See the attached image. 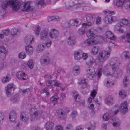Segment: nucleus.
Segmentation results:
<instances>
[{"label":"nucleus","mask_w":130,"mask_h":130,"mask_svg":"<svg viewBox=\"0 0 130 130\" xmlns=\"http://www.w3.org/2000/svg\"><path fill=\"white\" fill-rule=\"evenodd\" d=\"M85 81L86 79L84 78H80L79 79L78 84L79 85H80L82 84H86Z\"/></svg>","instance_id":"49530a36"},{"label":"nucleus","mask_w":130,"mask_h":130,"mask_svg":"<svg viewBox=\"0 0 130 130\" xmlns=\"http://www.w3.org/2000/svg\"><path fill=\"white\" fill-rule=\"evenodd\" d=\"M11 34L12 36H14L18 34L19 32L17 29L13 28L11 31Z\"/></svg>","instance_id":"58836bf2"},{"label":"nucleus","mask_w":130,"mask_h":130,"mask_svg":"<svg viewBox=\"0 0 130 130\" xmlns=\"http://www.w3.org/2000/svg\"><path fill=\"white\" fill-rule=\"evenodd\" d=\"M77 115V112L76 111H73L71 114L72 117L75 118Z\"/></svg>","instance_id":"864d4df0"},{"label":"nucleus","mask_w":130,"mask_h":130,"mask_svg":"<svg viewBox=\"0 0 130 130\" xmlns=\"http://www.w3.org/2000/svg\"><path fill=\"white\" fill-rule=\"evenodd\" d=\"M26 53L29 55H31L33 53V49L32 46L28 45L25 47Z\"/></svg>","instance_id":"393cba45"},{"label":"nucleus","mask_w":130,"mask_h":130,"mask_svg":"<svg viewBox=\"0 0 130 130\" xmlns=\"http://www.w3.org/2000/svg\"><path fill=\"white\" fill-rule=\"evenodd\" d=\"M19 98L18 95L16 94L13 96L10 99V101L13 103H15L18 101Z\"/></svg>","instance_id":"c9c22d12"},{"label":"nucleus","mask_w":130,"mask_h":130,"mask_svg":"<svg viewBox=\"0 0 130 130\" xmlns=\"http://www.w3.org/2000/svg\"><path fill=\"white\" fill-rule=\"evenodd\" d=\"M59 35L58 31L55 29H52L50 33V36L52 39H55L57 38Z\"/></svg>","instance_id":"4468645a"},{"label":"nucleus","mask_w":130,"mask_h":130,"mask_svg":"<svg viewBox=\"0 0 130 130\" xmlns=\"http://www.w3.org/2000/svg\"><path fill=\"white\" fill-rule=\"evenodd\" d=\"M89 62L91 64L95 62V60L92 57H90L89 60Z\"/></svg>","instance_id":"338daca9"},{"label":"nucleus","mask_w":130,"mask_h":130,"mask_svg":"<svg viewBox=\"0 0 130 130\" xmlns=\"http://www.w3.org/2000/svg\"><path fill=\"white\" fill-rule=\"evenodd\" d=\"M41 116V114L39 112L37 111L34 112L31 115V117L32 119H39Z\"/></svg>","instance_id":"5701e85b"},{"label":"nucleus","mask_w":130,"mask_h":130,"mask_svg":"<svg viewBox=\"0 0 130 130\" xmlns=\"http://www.w3.org/2000/svg\"><path fill=\"white\" fill-rule=\"evenodd\" d=\"M40 28L39 26H37L36 28V30H35V34L36 35H39V32L40 31Z\"/></svg>","instance_id":"8fccbe9b"},{"label":"nucleus","mask_w":130,"mask_h":130,"mask_svg":"<svg viewBox=\"0 0 130 130\" xmlns=\"http://www.w3.org/2000/svg\"><path fill=\"white\" fill-rule=\"evenodd\" d=\"M111 47H107L104 51L100 52L98 57V59L100 62H104L109 58L110 54Z\"/></svg>","instance_id":"f03ea898"},{"label":"nucleus","mask_w":130,"mask_h":130,"mask_svg":"<svg viewBox=\"0 0 130 130\" xmlns=\"http://www.w3.org/2000/svg\"><path fill=\"white\" fill-rule=\"evenodd\" d=\"M124 7L126 9L130 8V2H128L125 3L124 4Z\"/></svg>","instance_id":"5fc2aeb1"},{"label":"nucleus","mask_w":130,"mask_h":130,"mask_svg":"<svg viewBox=\"0 0 130 130\" xmlns=\"http://www.w3.org/2000/svg\"><path fill=\"white\" fill-rule=\"evenodd\" d=\"M16 113L14 110L12 111L10 113L9 117V119L11 121H14L16 118Z\"/></svg>","instance_id":"4be33fe9"},{"label":"nucleus","mask_w":130,"mask_h":130,"mask_svg":"<svg viewBox=\"0 0 130 130\" xmlns=\"http://www.w3.org/2000/svg\"><path fill=\"white\" fill-rule=\"evenodd\" d=\"M88 25L92 26L94 24V20L93 15L90 14H87L86 16Z\"/></svg>","instance_id":"9b49d317"},{"label":"nucleus","mask_w":130,"mask_h":130,"mask_svg":"<svg viewBox=\"0 0 130 130\" xmlns=\"http://www.w3.org/2000/svg\"><path fill=\"white\" fill-rule=\"evenodd\" d=\"M120 109L121 112L125 115L127 111V103L126 101H125L122 103L120 106Z\"/></svg>","instance_id":"39448f33"},{"label":"nucleus","mask_w":130,"mask_h":130,"mask_svg":"<svg viewBox=\"0 0 130 130\" xmlns=\"http://www.w3.org/2000/svg\"><path fill=\"white\" fill-rule=\"evenodd\" d=\"M126 37L127 39V42L130 44V34H127L126 35Z\"/></svg>","instance_id":"e2e57ef3"},{"label":"nucleus","mask_w":130,"mask_h":130,"mask_svg":"<svg viewBox=\"0 0 130 130\" xmlns=\"http://www.w3.org/2000/svg\"><path fill=\"white\" fill-rule=\"evenodd\" d=\"M64 111L62 109H60L57 111L58 117L61 120L64 119L67 117V115L64 113Z\"/></svg>","instance_id":"2eb2a0df"},{"label":"nucleus","mask_w":130,"mask_h":130,"mask_svg":"<svg viewBox=\"0 0 130 130\" xmlns=\"http://www.w3.org/2000/svg\"><path fill=\"white\" fill-rule=\"evenodd\" d=\"M89 72L88 71V74H87V77L90 79H93L95 77L96 74H94V72H92V74H90Z\"/></svg>","instance_id":"f704fd0d"},{"label":"nucleus","mask_w":130,"mask_h":130,"mask_svg":"<svg viewBox=\"0 0 130 130\" xmlns=\"http://www.w3.org/2000/svg\"><path fill=\"white\" fill-rule=\"evenodd\" d=\"M17 76L18 79L25 80L27 78V77L24 72L21 71L18 72L17 73Z\"/></svg>","instance_id":"f3484780"},{"label":"nucleus","mask_w":130,"mask_h":130,"mask_svg":"<svg viewBox=\"0 0 130 130\" xmlns=\"http://www.w3.org/2000/svg\"><path fill=\"white\" fill-rule=\"evenodd\" d=\"M27 65L28 66L30 69L32 68L34 66V64L32 60H29L28 61Z\"/></svg>","instance_id":"37998d69"},{"label":"nucleus","mask_w":130,"mask_h":130,"mask_svg":"<svg viewBox=\"0 0 130 130\" xmlns=\"http://www.w3.org/2000/svg\"><path fill=\"white\" fill-rule=\"evenodd\" d=\"M104 85L108 87H110L111 85L109 79L105 80L104 82Z\"/></svg>","instance_id":"c03bdc74"},{"label":"nucleus","mask_w":130,"mask_h":130,"mask_svg":"<svg viewBox=\"0 0 130 130\" xmlns=\"http://www.w3.org/2000/svg\"><path fill=\"white\" fill-rule=\"evenodd\" d=\"M66 24H68L67 27H69L70 26L75 25L76 27H78L80 24V23H79V21L77 19H72L69 21V22H67Z\"/></svg>","instance_id":"6e6552de"},{"label":"nucleus","mask_w":130,"mask_h":130,"mask_svg":"<svg viewBox=\"0 0 130 130\" xmlns=\"http://www.w3.org/2000/svg\"><path fill=\"white\" fill-rule=\"evenodd\" d=\"M110 117L109 113H106L104 114L102 118L103 120L104 121H107L109 119V118Z\"/></svg>","instance_id":"ea45409f"},{"label":"nucleus","mask_w":130,"mask_h":130,"mask_svg":"<svg viewBox=\"0 0 130 130\" xmlns=\"http://www.w3.org/2000/svg\"><path fill=\"white\" fill-rule=\"evenodd\" d=\"M51 41L50 40H47L46 41L45 44V46L47 47H49L51 45Z\"/></svg>","instance_id":"4d7b16f0"},{"label":"nucleus","mask_w":130,"mask_h":130,"mask_svg":"<svg viewBox=\"0 0 130 130\" xmlns=\"http://www.w3.org/2000/svg\"><path fill=\"white\" fill-rule=\"evenodd\" d=\"M73 94L76 102H79L80 100V97L79 95L78 94L77 92L76 91H74L73 92Z\"/></svg>","instance_id":"473e14b6"},{"label":"nucleus","mask_w":130,"mask_h":130,"mask_svg":"<svg viewBox=\"0 0 130 130\" xmlns=\"http://www.w3.org/2000/svg\"><path fill=\"white\" fill-rule=\"evenodd\" d=\"M73 128L72 125L71 124H68L67 125L66 130H70Z\"/></svg>","instance_id":"680f3d73"},{"label":"nucleus","mask_w":130,"mask_h":130,"mask_svg":"<svg viewBox=\"0 0 130 130\" xmlns=\"http://www.w3.org/2000/svg\"><path fill=\"white\" fill-rule=\"evenodd\" d=\"M105 35L107 38L113 40H115V37L113 34L110 31H106L105 33Z\"/></svg>","instance_id":"bb28decb"},{"label":"nucleus","mask_w":130,"mask_h":130,"mask_svg":"<svg viewBox=\"0 0 130 130\" xmlns=\"http://www.w3.org/2000/svg\"><path fill=\"white\" fill-rule=\"evenodd\" d=\"M9 74H7L6 77H4L2 79V82L3 83H5L8 82L10 79V78L9 77Z\"/></svg>","instance_id":"a18cd8bd"},{"label":"nucleus","mask_w":130,"mask_h":130,"mask_svg":"<svg viewBox=\"0 0 130 130\" xmlns=\"http://www.w3.org/2000/svg\"><path fill=\"white\" fill-rule=\"evenodd\" d=\"M121 26V25L119 24H118L116 25L115 27L114 30L115 31L119 32H120L123 33V30L120 27Z\"/></svg>","instance_id":"2f4dec72"},{"label":"nucleus","mask_w":130,"mask_h":130,"mask_svg":"<svg viewBox=\"0 0 130 130\" xmlns=\"http://www.w3.org/2000/svg\"><path fill=\"white\" fill-rule=\"evenodd\" d=\"M13 88V84H9L6 89V93L8 97L10 96L11 89Z\"/></svg>","instance_id":"412c9836"},{"label":"nucleus","mask_w":130,"mask_h":130,"mask_svg":"<svg viewBox=\"0 0 130 130\" xmlns=\"http://www.w3.org/2000/svg\"><path fill=\"white\" fill-rule=\"evenodd\" d=\"M126 71L128 73L130 74V63L127 66Z\"/></svg>","instance_id":"774afa93"},{"label":"nucleus","mask_w":130,"mask_h":130,"mask_svg":"<svg viewBox=\"0 0 130 130\" xmlns=\"http://www.w3.org/2000/svg\"><path fill=\"white\" fill-rule=\"evenodd\" d=\"M1 50L0 51V58L4 59L5 58V57L8 53V50L3 45H1Z\"/></svg>","instance_id":"423d86ee"},{"label":"nucleus","mask_w":130,"mask_h":130,"mask_svg":"<svg viewBox=\"0 0 130 130\" xmlns=\"http://www.w3.org/2000/svg\"><path fill=\"white\" fill-rule=\"evenodd\" d=\"M29 118L27 115L24 112H22L20 115V120L23 122H26L28 120Z\"/></svg>","instance_id":"6ab92c4d"},{"label":"nucleus","mask_w":130,"mask_h":130,"mask_svg":"<svg viewBox=\"0 0 130 130\" xmlns=\"http://www.w3.org/2000/svg\"><path fill=\"white\" fill-rule=\"evenodd\" d=\"M34 8V7L30 6L29 5L26 3L24 4L22 8V10L23 11H30L32 10Z\"/></svg>","instance_id":"a211bd4d"},{"label":"nucleus","mask_w":130,"mask_h":130,"mask_svg":"<svg viewBox=\"0 0 130 130\" xmlns=\"http://www.w3.org/2000/svg\"><path fill=\"white\" fill-rule=\"evenodd\" d=\"M30 91V89H26L21 90V92L23 94L25 93L26 92H28Z\"/></svg>","instance_id":"69168bd1"},{"label":"nucleus","mask_w":130,"mask_h":130,"mask_svg":"<svg viewBox=\"0 0 130 130\" xmlns=\"http://www.w3.org/2000/svg\"><path fill=\"white\" fill-rule=\"evenodd\" d=\"M116 70H115V71ZM121 71H115L114 72V74L111 73V72L107 73L106 74V75L107 76H109L110 75L111 76H114L116 78L118 79L121 77Z\"/></svg>","instance_id":"f8f14e48"},{"label":"nucleus","mask_w":130,"mask_h":130,"mask_svg":"<svg viewBox=\"0 0 130 130\" xmlns=\"http://www.w3.org/2000/svg\"><path fill=\"white\" fill-rule=\"evenodd\" d=\"M127 77H125L124 79L123 80V85L124 87H126L127 86V84H126V82H127L128 80L127 79Z\"/></svg>","instance_id":"6e6d98bb"},{"label":"nucleus","mask_w":130,"mask_h":130,"mask_svg":"<svg viewBox=\"0 0 130 130\" xmlns=\"http://www.w3.org/2000/svg\"><path fill=\"white\" fill-rule=\"evenodd\" d=\"M58 98L57 96L55 95L52 96L50 99V102L54 105L57 102Z\"/></svg>","instance_id":"c756f323"},{"label":"nucleus","mask_w":130,"mask_h":130,"mask_svg":"<svg viewBox=\"0 0 130 130\" xmlns=\"http://www.w3.org/2000/svg\"><path fill=\"white\" fill-rule=\"evenodd\" d=\"M93 29L89 30L87 33V36L89 38L85 40L84 42V44L85 46H89L95 43V41L92 39L96 37L92 31Z\"/></svg>","instance_id":"f257e3e1"},{"label":"nucleus","mask_w":130,"mask_h":130,"mask_svg":"<svg viewBox=\"0 0 130 130\" xmlns=\"http://www.w3.org/2000/svg\"><path fill=\"white\" fill-rule=\"evenodd\" d=\"M102 69L101 68H99L98 70V76L100 78L102 74Z\"/></svg>","instance_id":"bf43d9fd"},{"label":"nucleus","mask_w":130,"mask_h":130,"mask_svg":"<svg viewBox=\"0 0 130 130\" xmlns=\"http://www.w3.org/2000/svg\"><path fill=\"white\" fill-rule=\"evenodd\" d=\"M59 19V17L57 16H48L47 18L48 21H50L53 20L58 21Z\"/></svg>","instance_id":"72a5a7b5"},{"label":"nucleus","mask_w":130,"mask_h":130,"mask_svg":"<svg viewBox=\"0 0 130 130\" xmlns=\"http://www.w3.org/2000/svg\"><path fill=\"white\" fill-rule=\"evenodd\" d=\"M119 59L118 58H113L111 59L109 64L113 70H116L117 66L119 64Z\"/></svg>","instance_id":"20e7f679"},{"label":"nucleus","mask_w":130,"mask_h":130,"mask_svg":"<svg viewBox=\"0 0 130 130\" xmlns=\"http://www.w3.org/2000/svg\"><path fill=\"white\" fill-rule=\"evenodd\" d=\"M50 59L48 56H43L42 57L40 60V62L43 65H47L50 62Z\"/></svg>","instance_id":"1a4fd4ad"},{"label":"nucleus","mask_w":130,"mask_h":130,"mask_svg":"<svg viewBox=\"0 0 130 130\" xmlns=\"http://www.w3.org/2000/svg\"><path fill=\"white\" fill-rule=\"evenodd\" d=\"M72 72L75 75H77L80 73V68L78 66L75 65L73 68Z\"/></svg>","instance_id":"aec40b11"},{"label":"nucleus","mask_w":130,"mask_h":130,"mask_svg":"<svg viewBox=\"0 0 130 130\" xmlns=\"http://www.w3.org/2000/svg\"><path fill=\"white\" fill-rule=\"evenodd\" d=\"M119 97L122 99H124L126 96V91L125 90H122L119 92Z\"/></svg>","instance_id":"c85d7f7f"},{"label":"nucleus","mask_w":130,"mask_h":130,"mask_svg":"<svg viewBox=\"0 0 130 130\" xmlns=\"http://www.w3.org/2000/svg\"><path fill=\"white\" fill-rule=\"evenodd\" d=\"M129 21H130V20H128L126 19H121L120 22L122 24L126 25L129 24Z\"/></svg>","instance_id":"79ce46f5"},{"label":"nucleus","mask_w":130,"mask_h":130,"mask_svg":"<svg viewBox=\"0 0 130 130\" xmlns=\"http://www.w3.org/2000/svg\"><path fill=\"white\" fill-rule=\"evenodd\" d=\"M96 94V91L95 90H93L91 92V96L93 98L95 96Z\"/></svg>","instance_id":"052dcab7"},{"label":"nucleus","mask_w":130,"mask_h":130,"mask_svg":"<svg viewBox=\"0 0 130 130\" xmlns=\"http://www.w3.org/2000/svg\"><path fill=\"white\" fill-rule=\"evenodd\" d=\"M125 1V0H117L116 3V5L118 7H121Z\"/></svg>","instance_id":"e433bc0d"},{"label":"nucleus","mask_w":130,"mask_h":130,"mask_svg":"<svg viewBox=\"0 0 130 130\" xmlns=\"http://www.w3.org/2000/svg\"><path fill=\"white\" fill-rule=\"evenodd\" d=\"M48 32L45 30L42 31L40 34V38L42 40H46L48 38Z\"/></svg>","instance_id":"9d476101"},{"label":"nucleus","mask_w":130,"mask_h":130,"mask_svg":"<svg viewBox=\"0 0 130 130\" xmlns=\"http://www.w3.org/2000/svg\"><path fill=\"white\" fill-rule=\"evenodd\" d=\"M68 38L67 43L69 45H72L75 43V39L72 35H70Z\"/></svg>","instance_id":"dca6fc26"},{"label":"nucleus","mask_w":130,"mask_h":130,"mask_svg":"<svg viewBox=\"0 0 130 130\" xmlns=\"http://www.w3.org/2000/svg\"><path fill=\"white\" fill-rule=\"evenodd\" d=\"M26 54L24 52H22L20 53L19 55V58H21L22 59L26 57Z\"/></svg>","instance_id":"de8ad7c7"},{"label":"nucleus","mask_w":130,"mask_h":130,"mask_svg":"<svg viewBox=\"0 0 130 130\" xmlns=\"http://www.w3.org/2000/svg\"><path fill=\"white\" fill-rule=\"evenodd\" d=\"M113 120H115V122H113V125L115 127H119L120 124V122L119 120L117 118H114L113 119Z\"/></svg>","instance_id":"4c0bfd02"},{"label":"nucleus","mask_w":130,"mask_h":130,"mask_svg":"<svg viewBox=\"0 0 130 130\" xmlns=\"http://www.w3.org/2000/svg\"><path fill=\"white\" fill-rule=\"evenodd\" d=\"M44 2L43 0H41L39 1L38 3L36 5L37 6L40 5L41 6L42 5L44 4Z\"/></svg>","instance_id":"0e129e2a"},{"label":"nucleus","mask_w":130,"mask_h":130,"mask_svg":"<svg viewBox=\"0 0 130 130\" xmlns=\"http://www.w3.org/2000/svg\"><path fill=\"white\" fill-rule=\"evenodd\" d=\"M34 41V38L31 35H26L24 38V41L26 44H29L33 43Z\"/></svg>","instance_id":"0eeeda50"},{"label":"nucleus","mask_w":130,"mask_h":130,"mask_svg":"<svg viewBox=\"0 0 130 130\" xmlns=\"http://www.w3.org/2000/svg\"><path fill=\"white\" fill-rule=\"evenodd\" d=\"M44 45L43 44L40 43L38 44L36 50L38 53L42 52L44 50Z\"/></svg>","instance_id":"cd10ccee"},{"label":"nucleus","mask_w":130,"mask_h":130,"mask_svg":"<svg viewBox=\"0 0 130 130\" xmlns=\"http://www.w3.org/2000/svg\"><path fill=\"white\" fill-rule=\"evenodd\" d=\"M115 102L113 97L109 95L105 99V102L107 105H112Z\"/></svg>","instance_id":"ddd939ff"},{"label":"nucleus","mask_w":130,"mask_h":130,"mask_svg":"<svg viewBox=\"0 0 130 130\" xmlns=\"http://www.w3.org/2000/svg\"><path fill=\"white\" fill-rule=\"evenodd\" d=\"M104 21L107 24H110L113 22H116L117 21L116 17L110 15H107L104 17L103 19Z\"/></svg>","instance_id":"7ed1b4c3"},{"label":"nucleus","mask_w":130,"mask_h":130,"mask_svg":"<svg viewBox=\"0 0 130 130\" xmlns=\"http://www.w3.org/2000/svg\"><path fill=\"white\" fill-rule=\"evenodd\" d=\"M101 22V18L99 17H98L96 19V23L97 24H99Z\"/></svg>","instance_id":"13d9d810"},{"label":"nucleus","mask_w":130,"mask_h":130,"mask_svg":"<svg viewBox=\"0 0 130 130\" xmlns=\"http://www.w3.org/2000/svg\"><path fill=\"white\" fill-rule=\"evenodd\" d=\"M54 124L52 122L49 121L47 122L45 124V127L47 129H52L54 126Z\"/></svg>","instance_id":"a878e982"},{"label":"nucleus","mask_w":130,"mask_h":130,"mask_svg":"<svg viewBox=\"0 0 130 130\" xmlns=\"http://www.w3.org/2000/svg\"><path fill=\"white\" fill-rule=\"evenodd\" d=\"M10 30L9 29H7L3 30V33L4 35L5 36H7L9 35Z\"/></svg>","instance_id":"3c124183"},{"label":"nucleus","mask_w":130,"mask_h":130,"mask_svg":"<svg viewBox=\"0 0 130 130\" xmlns=\"http://www.w3.org/2000/svg\"><path fill=\"white\" fill-rule=\"evenodd\" d=\"M129 53L127 51L124 52L122 55L121 56L122 58L127 59L129 56Z\"/></svg>","instance_id":"a19ab883"},{"label":"nucleus","mask_w":130,"mask_h":130,"mask_svg":"<svg viewBox=\"0 0 130 130\" xmlns=\"http://www.w3.org/2000/svg\"><path fill=\"white\" fill-rule=\"evenodd\" d=\"M78 33L80 35H82L85 33L84 29L83 28H80L79 29Z\"/></svg>","instance_id":"603ef678"},{"label":"nucleus","mask_w":130,"mask_h":130,"mask_svg":"<svg viewBox=\"0 0 130 130\" xmlns=\"http://www.w3.org/2000/svg\"><path fill=\"white\" fill-rule=\"evenodd\" d=\"M83 54V52L81 51H76L74 53V57L75 59L77 60H80Z\"/></svg>","instance_id":"b1692460"},{"label":"nucleus","mask_w":130,"mask_h":130,"mask_svg":"<svg viewBox=\"0 0 130 130\" xmlns=\"http://www.w3.org/2000/svg\"><path fill=\"white\" fill-rule=\"evenodd\" d=\"M100 48L98 46L93 47L92 48L91 53L92 54L95 55L97 54Z\"/></svg>","instance_id":"7c9ffc66"},{"label":"nucleus","mask_w":130,"mask_h":130,"mask_svg":"<svg viewBox=\"0 0 130 130\" xmlns=\"http://www.w3.org/2000/svg\"><path fill=\"white\" fill-rule=\"evenodd\" d=\"M88 71L89 72L90 74H92L93 72H94V74H96L94 69L91 67L88 68V69L87 70V74H88Z\"/></svg>","instance_id":"09e8293b"}]
</instances>
